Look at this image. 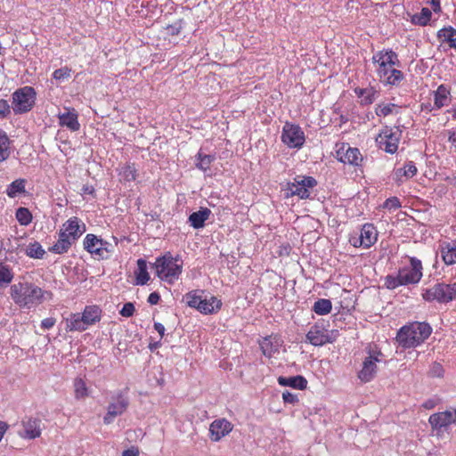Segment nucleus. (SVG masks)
Returning a JSON list of instances; mask_svg holds the SVG:
<instances>
[{
    "label": "nucleus",
    "mask_w": 456,
    "mask_h": 456,
    "mask_svg": "<svg viewBox=\"0 0 456 456\" xmlns=\"http://www.w3.org/2000/svg\"><path fill=\"white\" fill-rule=\"evenodd\" d=\"M283 341L277 336H269L264 338L260 342L259 346L262 353L265 356L271 358L276 354H279L280 348L282 346Z\"/></svg>",
    "instance_id": "nucleus-22"
},
{
    "label": "nucleus",
    "mask_w": 456,
    "mask_h": 456,
    "mask_svg": "<svg viewBox=\"0 0 456 456\" xmlns=\"http://www.w3.org/2000/svg\"><path fill=\"white\" fill-rule=\"evenodd\" d=\"M215 157L212 155L198 153L197 167L204 172L208 171L210 167L211 163L214 161Z\"/></svg>",
    "instance_id": "nucleus-43"
},
{
    "label": "nucleus",
    "mask_w": 456,
    "mask_h": 456,
    "mask_svg": "<svg viewBox=\"0 0 456 456\" xmlns=\"http://www.w3.org/2000/svg\"><path fill=\"white\" fill-rule=\"evenodd\" d=\"M401 137L402 131L399 127L385 126L377 136L376 142L379 149L387 153L394 154L398 149Z\"/></svg>",
    "instance_id": "nucleus-11"
},
{
    "label": "nucleus",
    "mask_w": 456,
    "mask_h": 456,
    "mask_svg": "<svg viewBox=\"0 0 456 456\" xmlns=\"http://www.w3.org/2000/svg\"><path fill=\"white\" fill-rule=\"evenodd\" d=\"M65 112L59 113V125L65 126L72 132H77L80 128L78 122V114L73 108H65Z\"/></svg>",
    "instance_id": "nucleus-21"
},
{
    "label": "nucleus",
    "mask_w": 456,
    "mask_h": 456,
    "mask_svg": "<svg viewBox=\"0 0 456 456\" xmlns=\"http://www.w3.org/2000/svg\"><path fill=\"white\" fill-rule=\"evenodd\" d=\"M84 193L91 194L94 192V188L92 186L86 185L83 187Z\"/></svg>",
    "instance_id": "nucleus-58"
},
{
    "label": "nucleus",
    "mask_w": 456,
    "mask_h": 456,
    "mask_svg": "<svg viewBox=\"0 0 456 456\" xmlns=\"http://www.w3.org/2000/svg\"><path fill=\"white\" fill-rule=\"evenodd\" d=\"M74 397L76 400H84L90 395V389L86 381L80 377H77L73 381Z\"/></svg>",
    "instance_id": "nucleus-30"
},
{
    "label": "nucleus",
    "mask_w": 456,
    "mask_h": 456,
    "mask_svg": "<svg viewBox=\"0 0 456 456\" xmlns=\"http://www.w3.org/2000/svg\"><path fill=\"white\" fill-rule=\"evenodd\" d=\"M211 211L207 208H201L199 211L193 212L189 216L190 224L194 229H200L204 226L205 222L208 219Z\"/></svg>",
    "instance_id": "nucleus-28"
},
{
    "label": "nucleus",
    "mask_w": 456,
    "mask_h": 456,
    "mask_svg": "<svg viewBox=\"0 0 456 456\" xmlns=\"http://www.w3.org/2000/svg\"><path fill=\"white\" fill-rule=\"evenodd\" d=\"M73 241L69 238L62 235L61 232L59 234V239L56 243L50 248V250L55 254H63L66 253L69 248L71 247Z\"/></svg>",
    "instance_id": "nucleus-33"
},
{
    "label": "nucleus",
    "mask_w": 456,
    "mask_h": 456,
    "mask_svg": "<svg viewBox=\"0 0 456 456\" xmlns=\"http://www.w3.org/2000/svg\"><path fill=\"white\" fill-rule=\"evenodd\" d=\"M281 141L289 148H301L305 142V134L297 125L286 122L282 128Z\"/></svg>",
    "instance_id": "nucleus-15"
},
{
    "label": "nucleus",
    "mask_w": 456,
    "mask_h": 456,
    "mask_svg": "<svg viewBox=\"0 0 456 456\" xmlns=\"http://www.w3.org/2000/svg\"><path fill=\"white\" fill-rule=\"evenodd\" d=\"M154 329L159 334L160 338H163V336L165 334V327H164V325L159 323V322H155L154 323Z\"/></svg>",
    "instance_id": "nucleus-54"
},
{
    "label": "nucleus",
    "mask_w": 456,
    "mask_h": 456,
    "mask_svg": "<svg viewBox=\"0 0 456 456\" xmlns=\"http://www.w3.org/2000/svg\"><path fill=\"white\" fill-rule=\"evenodd\" d=\"M338 335V330H328L323 322H316L306 333V341L314 346H322L327 343H333Z\"/></svg>",
    "instance_id": "nucleus-12"
},
{
    "label": "nucleus",
    "mask_w": 456,
    "mask_h": 456,
    "mask_svg": "<svg viewBox=\"0 0 456 456\" xmlns=\"http://www.w3.org/2000/svg\"><path fill=\"white\" fill-rule=\"evenodd\" d=\"M431 5L435 12L440 10V0H431Z\"/></svg>",
    "instance_id": "nucleus-57"
},
{
    "label": "nucleus",
    "mask_w": 456,
    "mask_h": 456,
    "mask_svg": "<svg viewBox=\"0 0 456 456\" xmlns=\"http://www.w3.org/2000/svg\"><path fill=\"white\" fill-rule=\"evenodd\" d=\"M431 18V12L428 8H423L419 14H415L411 18V21L414 24L419 26H426Z\"/></svg>",
    "instance_id": "nucleus-42"
},
{
    "label": "nucleus",
    "mask_w": 456,
    "mask_h": 456,
    "mask_svg": "<svg viewBox=\"0 0 456 456\" xmlns=\"http://www.w3.org/2000/svg\"><path fill=\"white\" fill-rule=\"evenodd\" d=\"M317 185L316 180L312 176L297 175L284 186L286 198L297 196L301 200L308 199L311 191Z\"/></svg>",
    "instance_id": "nucleus-8"
},
{
    "label": "nucleus",
    "mask_w": 456,
    "mask_h": 456,
    "mask_svg": "<svg viewBox=\"0 0 456 456\" xmlns=\"http://www.w3.org/2000/svg\"><path fill=\"white\" fill-rule=\"evenodd\" d=\"M13 279V273L7 265H0V287L5 286Z\"/></svg>",
    "instance_id": "nucleus-44"
},
{
    "label": "nucleus",
    "mask_w": 456,
    "mask_h": 456,
    "mask_svg": "<svg viewBox=\"0 0 456 456\" xmlns=\"http://www.w3.org/2000/svg\"><path fill=\"white\" fill-rule=\"evenodd\" d=\"M25 254L31 258L41 259L44 257L45 251L39 242L33 241L26 246Z\"/></svg>",
    "instance_id": "nucleus-35"
},
{
    "label": "nucleus",
    "mask_w": 456,
    "mask_h": 456,
    "mask_svg": "<svg viewBox=\"0 0 456 456\" xmlns=\"http://www.w3.org/2000/svg\"><path fill=\"white\" fill-rule=\"evenodd\" d=\"M421 295L423 299L428 302L447 303L444 283H436L430 288L423 289Z\"/></svg>",
    "instance_id": "nucleus-23"
},
{
    "label": "nucleus",
    "mask_w": 456,
    "mask_h": 456,
    "mask_svg": "<svg viewBox=\"0 0 456 456\" xmlns=\"http://www.w3.org/2000/svg\"><path fill=\"white\" fill-rule=\"evenodd\" d=\"M449 142L456 148V131L449 132Z\"/></svg>",
    "instance_id": "nucleus-56"
},
{
    "label": "nucleus",
    "mask_w": 456,
    "mask_h": 456,
    "mask_svg": "<svg viewBox=\"0 0 456 456\" xmlns=\"http://www.w3.org/2000/svg\"><path fill=\"white\" fill-rule=\"evenodd\" d=\"M56 320L53 317L45 318L41 322V327L44 330H49L55 325Z\"/></svg>",
    "instance_id": "nucleus-51"
},
{
    "label": "nucleus",
    "mask_w": 456,
    "mask_h": 456,
    "mask_svg": "<svg viewBox=\"0 0 456 456\" xmlns=\"http://www.w3.org/2000/svg\"><path fill=\"white\" fill-rule=\"evenodd\" d=\"M26 181L24 179H17L13 181L6 189V193L10 198H15L19 194L25 191Z\"/></svg>",
    "instance_id": "nucleus-38"
},
{
    "label": "nucleus",
    "mask_w": 456,
    "mask_h": 456,
    "mask_svg": "<svg viewBox=\"0 0 456 456\" xmlns=\"http://www.w3.org/2000/svg\"><path fill=\"white\" fill-rule=\"evenodd\" d=\"M432 329L426 322H412L403 326L397 333V341L404 348L416 347L431 334Z\"/></svg>",
    "instance_id": "nucleus-6"
},
{
    "label": "nucleus",
    "mask_w": 456,
    "mask_h": 456,
    "mask_svg": "<svg viewBox=\"0 0 456 456\" xmlns=\"http://www.w3.org/2000/svg\"><path fill=\"white\" fill-rule=\"evenodd\" d=\"M118 175L123 182H132L135 180L137 171L134 165L125 164L118 169Z\"/></svg>",
    "instance_id": "nucleus-34"
},
{
    "label": "nucleus",
    "mask_w": 456,
    "mask_h": 456,
    "mask_svg": "<svg viewBox=\"0 0 456 456\" xmlns=\"http://www.w3.org/2000/svg\"><path fill=\"white\" fill-rule=\"evenodd\" d=\"M186 304L197 309L201 314H212L217 312L222 306V301L216 297L204 295L203 291L194 290L185 295Z\"/></svg>",
    "instance_id": "nucleus-7"
},
{
    "label": "nucleus",
    "mask_w": 456,
    "mask_h": 456,
    "mask_svg": "<svg viewBox=\"0 0 456 456\" xmlns=\"http://www.w3.org/2000/svg\"><path fill=\"white\" fill-rule=\"evenodd\" d=\"M447 112L452 115L453 119H456V107H452V109L448 110Z\"/></svg>",
    "instance_id": "nucleus-59"
},
{
    "label": "nucleus",
    "mask_w": 456,
    "mask_h": 456,
    "mask_svg": "<svg viewBox=\"0 0 456 456\" xmlns=\"http://www.w3.org/2000/svg\"><path fill=\"white\" fill-rule=\"evenodd\" d=\"M41 419L33 417H25L20 421V437L33 440L41 436Z\"/></svg>",
    "instance_id": "nucleus-17"
},
{
    "label": "nucleus",
    "mask_w": 456,
    "mask_h": 456,
    "mask_svg": "<svg viewBox=\"0 0 456 456\" xmlns=\"http://www.w3.org/2000/svg\"><path fill=\"white\" fill-rule=\"evenodd\" d=\"M160 299V296L158 292H152L148 297V303L151 305H157Z\"/></svg>",
    "instance_id": "nucleus-52"
},
{
    "label": "nucleus",
    "mask_w": 456,
    "mask_h": 456,
    "mask_svg": "<svg viewBox=\"0 0 456 456\" xmlns=\"http://www.w3.org/2000/svg\"><path fill=\"white\" fill-rule=\"evenodd\" d=\"M86 232V224L77 217L73 216L68 219L61 229L60 232L70 240L75 242Z\"/></svg>",
    "instance_id": "nucleus-18"
},
{
    "label": "nucleus",
    "mask_w": 456,
    "mask_h": 456,
    "mask_svg": "<svg viewBox=\"0 0 456 456\" xmlns=\"http://www.w3.org/2000/svg\"><path fill=\"white\" fill-rule=\"evenodd\" d=\"M444 291L446 296V302H451L454 298H456V282L445 284L444 283Z\"/></svg>",
    "instance_id": "nucleus-46"
},
{
    "label": "nucleus",
    "mask_w": 456,
    "mask_h": 456,
    "mask_svg": "<svg viewBox=\"0 0 456 456\" xmlns=\"http://www.w3.org/2000/svg\"><path fill=\"white\" fill-rule=\"evenodd\" d=\"M10 153V140L6 133L0 129V162L7 159Z\"/></svg>",
    "instance_id": "nucleus-37"
},
{
    "label": "nucleus",
    "mask_w": 456,
    "mask_h": 456,
    "mask_svg": "<svg viewBox=\"0 0 456 456\" xmlns=\"http://www.w3.org/2000/svg\"><path fill=\"white\" fill-rule=\"evenodd\" d=\"M368 355L362 361V368L358 371L359 379L367 383L371 381L377 374V364L383 361V354L378 348H370Z\"/></svg>",
    "instance_id": "nucleus-10"
},
{
    "label": "nucleus",
    "mask_w": 456,
    "mask_h": 456,
    "mask_svg": "<svg viewBox=\"0 0 456 456\" xmlns=\"http://www.w3.org/2000/svg\"><path fill=\"white\" fill-rule=\"evenodd\" d=\"M424 407L427 408V409H430L433 407V404L431 403H424Z\"/></svg>",
    "instance_id": "nucleus-60"
},
{
    "label": "nucleus",
    "mask_w": 456,
    "mask_h": 456,
    "mask_svg": "<svg viewBox=\"0 0 456 456\" xmlns=\"http://www.w3.org/2000/svg\"><path fill=\"white\" fill-rule=\"evenodd\" d=\"M71 77V69L65 66L53 71V78L61 83L67 81Z\"/></svg>",
    "instance_id": "nucleus-45"
},
{
    "label": "nucleus",
    "mask_w": 456,
    "mask_h": 456,
    "mask_svg": "<svg viewBox=\"0 0 456 456\" xmlns=\"http://www.w3.org/2000/svg\"><path fill=\"white\" fill-rule=\"evenodd\" d=\"M282 399H283L284 403H286L294 404L298 402V398H297V395L292 394L289 391H285L282 394Z\"/></svg>",
    "instance_id": "nucleus-49"
},
{
    "label": "nucleus",
    "mask_w": 456,
    "mask_h": 456,
    "mask_svg": "<svg viewBox=\"0 0 456 456\" xmlns=\"http://www.w3.org/2000/svg\"><path fill=\"white\" fill-rule=\"evenodd\" d=\"M278 383L282 387H290L300 390L305 389L307 386V380L302 376L279 377Z\"/></svg>",
    "instance_id": "nucleus-29"
},
{
    "label": "nucleus",
    "mask_w": 456,
    "mask_h": 456,
    "mask_svg": "<svg viewBox=\"0 0 456 456\" xmlns=\"http://www.w3.org/2000/svg\"><path fill=\"white\" fill-rule=\"evenodd\" d=\"M183 268V261L179 255H172L167 252L163 256L156 258L154 269L157 277L169 284H174L179 280Z\"/></svg>",
    "instance_id": "nucleus-3"
},
{
    "label": "nucleus",
    "mask_w": 456,
    "mask_h": 456,
    "mask_svg": "<svg viewBox=\"0 0 456 456\" xmlns=\"http://www.w3.org/2000/svg\"><path fill=\"white\" fill-rule=\"evenodd\" d=\"M101 319L102 309L98 305H86L81 314H70L65 318V330L70 332H82L86 330L90 326L99 322Z\"/></svg>",
    "instance_id": "nucleus-4"
},
{
    "label": "nucleus",
    "mask_w": 456,
    "mask_h": 456,
    "mask_svg": "<svg viewBox=\"0 0 456 456\" xmlns=\"http://www.w3.org/2000/svg\"><path fill=\"white\" fill-rule=\"evenodd\" d=\"M378 231L372 224H365L359 232L349 237L350 244L354 248H369L378 240Z\"/></svg>",
    "instance_id": "nucleus-13"
},
{
    "label": "nucleus",
    "mask_w": 456,
    "mask_h": 456,
    "mask_svg": "<svg viewBox=\"0 0 456 456\" xmlns=\"http://www.w3.org/2000/svg\"><path fill=\"white\" fill-rule=\"evenodd\" d=\"M134 274L136 285H144L149 281L150 274L147 270V263L144 259L140 258L137 260V269Z\"/></svg>",
    "instance_id": "nucleus-32"
},
{
    "label": "nucleus",
    "mask_w": 456,
    "mask_h": 456,
    "mask_svg": "<svg viewBox=\"0 0 456 456\" xmlns=\"http://www.w3.org/2000/svg\"><path fill=\"white\" fill-rule=\"evenodd\" d=\"M399 107L394 103L382 102L376 106L375 113L378 117H387L398 113Z\"/></svg>",
    "instance_id": "nucleus-36"
},
{
    "label": "nucleus",
    "mask_w": 456,
    "mask_h": 456,
    "mask_svg": "<svg viewBox=\"0 0 456 456\" xmlns=\"http://www.w3.org/2000/svg\"><path fill=\"white\" fill-rule=\"evenodd\" d=\"M451 102V91L445 85H440L434 92V107L433 109L440 110L444 106H448Z\"/></svg>",
    "instance_id": "nucleus-25"
},
{
    "label": "nucleus",
    "mask_w": 456,
    "mask_h": 456,
    "mask_svg": "<svg viewBox=\"0 0 456 456\" xmlns=\"http://www.w3.org/2000/svg\"><path fill=\"white\" fill-rule=\"evenodd\" d=\"M422 277V264L416 257H411L410 265L398 271L396 275L386 277L385 285L389 289H395L399 286H406L418 283Z\"/></svg>",
    "instance_id": "nucleus-5"
},
{
    "label": "nucleus",
    "mask_w": 456,
    "mask_h": 456,
    "mask_svg": "<svg viewBox=\"0 0 456 456\" xmlns=\"http://www.w3.org/2000/svg\"><path fill=\"white\" fill-rule=\"evenodd\" d=\"M371 61L382 85L398 86L404 80V74L398 69L400 67L398 54L392 49L376 52Z\"/></svg>",
    "instance_id": "nucleus-1"
},
{
    "label": "nucleus",
    "mask_w": 456,
    "mask_h": 456,
    "mask_svg": "<svg viewBox=\"0 0 456 456\" xmlns=\"http://www.w3.org/2000/svg\"><path fill=\"white\" fill-rule=\"evenodd\" d=\"M10 114V105L7 101L0 100V117L4 118Z\"/></svg>",
    "instance_id": "nucleus-50"
},
{
    "label": "nucleus",
    "mask_w": 456,
    "mask_h": 456,
    "mask_svg": "<svg viewBox=\"0 0 456 456\" xmlns=\"http://www.w3.org/2000/svg\"><path fill=\"white\" fill-rule=\"evenodd\" d=\"M438 250L445 265H452L456 264V240L441 241Z\"/></svg>",
    "instance_id": "nucleus-24"
},
{
    "label": "nucleus",
    "mask_w": 456,
    "mask_h": 456,
    "mask_svg": "<svg viewBox=\"0 0 456 456\" xmlns=\"http://www.w3.org/2000/svg\"><path fill=\"white\" fill-rule=\"evenodd\" d=\"M128 401L122 395H118L108 406L107 413L103 418L105 424H110L114 421L115 418L121 415L127 408Z\"/></svg>",
    "instance_id": "nucleus-19"
},
{
    "label": "nucleus",
    "mask_w": 456,
    "mask_h": 456,
    "mask_svg": "<svg viewBox=\"0 0 456 456\" xmlns=\"http://www.w3.org/2000/svg\"><path fill=\"white\" fill-rule=\"evenodd\" d=\"M417 167L413 161H407L403 167L396 168L394 172V179L397 183H403L416 175Z\"/></svg>",
    "instance_id": "nucleus-26"
},
{
    "label": "nucleus",
    "mask_w": 456,
    "mask_h": 456,
    "mask_svg": "<svg viewBox=\"0 0 456 456\" xmlns=\"http://www.w3.org/2000/svg\"><path fill=\"white\" fill-rule=\"evenodd\" d=\"M428 422L432 428L433 432L440 435L447 429V428L456 423V409L448 410L430 415Z\"/></svg>",
    "instance_id": "nucleus-16"
},
{
    "label": "nucleus",
    "mask_w": 456,
    "mask_h": 456,
    "mask_svg": "<svg viewBox=\"0 0 456 456\" xmlns=\"http://www.w3.org/2000/svg\"><path fill=\"white\" fill-rule=\"evenodd\" d=\"M432 372L435 376L440 377L443 372V369H442L441 365L440 364L434 365V367L432 369Z\"/></svg>",
    "instance_id": "nucleus-55"
},
{
    "label": "nucleus",
    "mask_w": 456,
    "mask_h": 456,
    "mask_svg": "<svg viewBox=\"0 0 456 456\" xmlns=\"http://www.w3.org/2000/svg\"><path fill=\"white\" fill-rule=\"evenodd\" d=\"M437 37L441 43H446L452 48L456 49V29L446 27L437 32Z\"/></svg>",
    "instance_id": "nucleus-31"
},
{
    "label": "nucleus",
    "mask_w": 456,
    "mask_h": 456,
    "mask_svg": "<svg viewBox=\"0 0 456 456\" xmlns=\"http://www.w3.org/2000/svg\"><path fill=\"white\" fill-rule=\"evenodd\" d=\"M340 161L354 166L361 165L362 161V156L357 148L347 147L344 153L338 151Z\"/></svg>",
    "instance_id": "nucleus-27"
},
{
    "label": "nucleus",
    "mask_w": 456,
    "mask_h": 456,
    "mask_svg": "<svg viewBox=\"0 0 456 456\" xmlns=\"http://www.w3.org/2000/svg\"><path fill=\"white\" fill-rule=\"evenodd\" d=\"M37 93L31 86H26L12 94V108L15 114L28 112L36 102Z\"/></svg>",
    "instance_id": "nucleus-9"
},
{
    "label": "nucleus",
    "mask_w": 456,
    "mask_h": 456,
    "mask_svg": "<svg viewBox=\"0 0 456 456\" xmlns=\"http://www.w3.org/2000/svg\"><path fill=\"white\" fill-rule=\"evenodd\" d=\"M313 309L317 314L325 315L330 313L332 305L330 300L321 298L314 303Z\"/></svg>",
    "instance_id": "nucleus-40"
},
{
    "label": "nucleus",
    "mask_w": 456,
    "mask_h": 456,
    "mask_svg": "<svg viewBox=\"0 0 456 456\" xmlns=\"http://www.w3.org/2000/svg\"><path fill=\"white\" fill-rule=\"evenodd\" d=\"M232 428L233 425L226 419H216L209 426L210 438L214 442H218L232 432Z\"/></svg>",
    "instance_id": "nucleus-20"
},
{
    "label": "nucleus",
    "mask_w": 456,
    "mask_h": 456,
    "mask_svg": "<svg viewBox=\"0 0 456 456\" xmlns=\"http://www.w3.org/2000/svg\"><path fill=\"white\" fill-rule=\"evenodd\" d=\"M10 295L15 305L26 309L36 307L53 297L52 292L44 290L28 281L12 284L10 288Z\"/></svg>",
    "instance_id": "nucleus-2"
},
{
    "label": "nucleus",
    "mask_w": 456,
    "mask_h": 456,
    "mask_svg": "<svg viewBox=\"0 0 456 456\" xmlns=\"http://www.w3.org/2000/svg\"><path fill=\"white\" fill-rule=\"evenodd\" d=\"M134 313V305L132 303H126L120 310V314L124 317H130Z\"/></svg>",
    "instance_id": "nucleus-48"
},
{
    "label": "nucleus",
    "mask_w": 456,
    "mask_h": 456,
    "mask_svg": "<svg viewBox=\"0 0 456 456\" xmlns=\"http://www.w3.org/2000/svg\"><path fill=\"white\" fill-rule=\"evenodd\" d=\"M15 216L19 224L23 226H27L32 222V214L27 208H19Z\"/></svg>",
    "instance_id": "nucleus-41"
},
{
    "label": "nucleus",
    "mask_w": 456,
    "mask_h": 456,
    "mask_svg": "<svg viewBox=\"0 0 456 456\" xmlns=\"http://www.w3.org/2000/svg\"><path fill=\"white\" fill-rule=\"evenodd\" d=\"M122 456H139V450L136 447H131L127 450H125L122 453Z\"/></svg>",
    "instance_id": "nucleus-53"
},
{
    "label": "nucleus",
    "mask_w": 456,
    "mask_h": 456,
    "mask_svg": "<svg viewBox=\"0 0 456 456\" xmlns=\"http://www.w3.org/2000/svg\"><path fill=\"white\" fill-rule=\"evenodd\" d=\"M84 248L90 254L100 259L109 258L114 249L111 243L98 238L94 234H87L85 237Z\"/></svg>",
    "instance_id": "nucleus-14"
},
{
    "label": "nucleus",
    "mask_w": 456,
    "mask_h": 456,
    "mask_svg": "<svg viewBox=\"0 0 456 456\" xmlns=\"http://www.w3.org/2000/svg\"><path fill=\"white\" fill-rule=\"evenodd\" d=\"M362 104H370L376 98L377 92L373 88L355 89Z\"/></svg>",
    "instance_id": "nucleus-39"
},
{
    "label": "nucleus",
    "mask_w": 456,
    "mask_h": 456,
    "mask_svg": "<svg viewBox=\"0 0 456 456\" xmlns=\"http://www.w3.org/2000/svg\"><path fill=\"white\" fill-rule=\"evenodd\" d=\"M401 207L399 200L395 197L389 198L384 202V208L389 210H395Z\"/></svg>",
    "instance_id": "nucleus-47"
}]
</instances>
